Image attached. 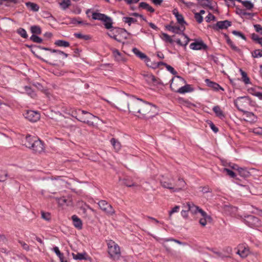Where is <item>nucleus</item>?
Masks as SVG:
<instances>
[{"instance_id":"obj_63","label":"nucleus","mask_w":262,"mask_h":262,"mask_svg":"<svg viewBox=\"0 0 262 262\" xmlns=\"http://www.w3.org/2000/svg\"><path fill=\"white\" fill-rule=\"evenodd\" d=\"M209 124L210 127L214 133H217L218 132V128L215 126V125L213 123L210 122Z\"/></svg>"},{"instance_id":"obj_56","label":"nucleus","mask_w":262,"mask_h":262,"mask_svg":"<svg viewBox=\"0 0 262 262\" xmlns=\"http://www.w3.org/2000/svg\"><path fill=\"white\" fill-rule=\"evenodd\" d=\"M194 18L198 23H201L203 21V17L199 13H195Z\"/></svg>"},{"instance_id":"obj_11","label":"nucleus","mask_w":262,"mask_h":262,"mask_svg":"<svg viewBox=\"0 0 262 262\" xmlns=\"http://www.w3.org/2000/svg\"><path fill=\"white\" fill-rule=\"evenodd\" d=\"M24 115L26 119L32 122H36L40 118V115L38 113L31 110L26 111Z\"/></svg>"},{"instance_id":"obj_35","label":"nucleus","mask_w":262,"mask_h":262,"mask_svg":"<svg viewBox=\"0 0 262 262\" xmlns=\"http://www.w3.org/2000/svg\"><path fill=\"white\" fill-rule=\"evenodd\" d=\"M111 142L112 144L113 145L114 149L116 151H118V150H119L120 149V148H121V144L116 139H115V138H112L111 139Z\"/></svg>"},{"instance_id":"obj_9","label":"nucleus","mask_w":262,"mask_h":262,"mask_svg":"<svg viewBox=\"0 0 262 262\" xmlns=\"http://www.w3.org/2000/svg\"><path fill=\"white\" fill-rule=\"evenodd\" d=\"M245 223L250 227L252 228L258 227L260 225L259 220L254 216H248L245 220Z\"/></svg>"},{"instance_id":"obj_48","label":"nucleus","mask_w":262,"mask_h":262,"mask_svg":"<svg viewBox=\"0 0 262 262\" xmlns=\"http://www.w3.org/2000/svg\"><path fill=\"white\" fill-rule=\"evenodd\" d=\"M252 56L254 58H259L262 57V50H255L252 52Z\"/></svg>"},{"instance_id":"obj_52","label":"nucleus","mask_w":262,"mask_h":262,"mask_svg":"<svg viewBox=\"0 0 262 262\" xmlns=\"http://www.w3.org/2000/svg\"><path fill=\"white\" fill-rule=\"evenodd\" d=\"M180 210L179 206H176L169 212V218L170 219L173 213L178 212Z\"/></svg>"},{"instance_id":"obj_54","label":"nucleus","mask_w":262,"mask_h":262,"mask_svg":"<svg viewBox=\"0 0 262 262\" xmlns=\"http://www.w3.org/2000/svg\"><path fill=\"white\" fill-rule=\"evenodd\" d=\"M241 74H242V78H243V81L246 83V84H248L249 83V78L247 77V74L241 70Z\"/></svg>"},{"instance_id":"obj_47","label":"nucleus","mask_w":262,"mask_h":262,"mask_svg":"<svg viewBox=\"0 0 262 262\" xmlns=\"http://www.w3.org/2000/svg\"><path fill=\"white\" fill-rule=\"evenodd\" d=\"M227 41L229 46H230L233 50L236 52H239L240 50L239 48L237 47L230 39H228Z\"/></svg>"},{"instance_id":"obj_29","label":"nucleus","mask_w":262,"mask_h":262,"mask_svg":"<svg viewBox=\"0 0 262 262\" xmlns=\"http://www.w3.org/2000/svg\"><path fill=\"white\" fill-rule=\"evenodd\" d=\"M237 171H238L239 174L244 178H247L250 176L249 172L245 168H238L237 169Z\"/></svg>"},{"instance_id":"obj_5","label":"nucleus","mask_w":262,"mask_h":262,"mask_svg":"<svg viewBox=\"0 0 262 262\" xmlns=\"http://www.w3.org/2000/svg\"><path fill=\"white\" fill-rule=\"evenodd\" d=\"M99 208L108 215H112L115 213L113 207L104 200H101L98 203Z\"/></svg>"},{"instance_id":"obj_10","label":"nucleus","mask_w":262,"mask_h":262,"mask_svg":"<svg viewBox=\"0 0 262 262\" xmlns=\"http://www.w3.org/2000/svg\"><path fill=\"white\" fill-rule=\"evenodd\" d=\"M115 40L118 42H122L127 38L128 33L123 29L118 28L116 30Z\"/></svg>"},{"instance_id":"obj_39","label":"nucleus","mask_w":262,"mask_h":262,"mask_svg":"<svg viewBox=\"0 0 262 262\" xmlns=\"http://www.w3.org/2000/svg\"><path fill=\"white\" fill-rule=\"evenodd\" d=\"M161 37L164 41L166 42L169 43L173 42V40L172 39L171 37L166 33H162L161 36Z\"/></svg>"},{"instance_id":"obj_55","label":"nucleus","mask_w":262,"mask_h":262,"mask_svg":"<svg viewBox=\"0 0 262 262\" xmlns=\"http://www.w3.org/2000/svg\"><path fill=\"white\" fill-rule=\"evenodd\" d=\"M74 35L78 38L83 39L84 40H88L90 38L89 35H82L81 33H75Z\"/></svg>"},{"instance_id":"obj_64","label":"nucleus","mask_w":262,"mask_h":262,"mask_svg":"<svg viewBox=\"0 0 262 262\" xmlns=\"http://www.w3.org/2000/svg\"><path fill=\"white\" fill-rule=\"evenodd\" d=\"M254 28L257 32H259L262 34V28L261 27L260 25H254Z\"/></svg>"},{"instance_id":"obj_3","label":"nucleus","mask_w":262,"mask_h":262,"mask_svg":"<svg viewBox=\"0 0 262 262\" xmlns=\"http://www.w3.org/2000/svg\"><path fill=\"white\" fill-rule=\"evenodd\" d=\"M78 112L81 113L78 116L79 118H77L78 121L86 123L89 126H94L93 120L96 118L95 116L84 111L79 110Z\"/></svg>"},{"instance_id":"obj_20","label":"nucleus","mask_w":262,"mask_h":262,"mask_svg":"<svg viewBox=\"0 0 262 262\" xmlns=\"http://www.w3.org/2000/svg\"><path fill=\"white\" fill-rule=\"evenodd\" d=\"M73 257L74 259L76 260H87L89 258V256L86 252L83 253H72Z\"/></svg>"},{"instance_id":"obj_31","label":"nucleus","mask_w":262,"mask_h":262,"mask_svg":"<svg viewBox=\"0 0 262 262\" xmlns=\"http://www.w3.org/2000/svg\"><path fill=\"white\" fill-rule=\"evenodd\" d=\"M174 14L177 18L178 23L180 25V26H184V25L186 24V22L184 21L183 16L181 14H180L178 12H174Z\"/></svg>"},{"instance_id":"obj_23","label":"nucleus","mask_w":262,"mask_h":262,"mask_svg":"<svg viewBox=\"0 0 262 262\" xmlns=\"http://www.w3.org/2000/svg\"><path fill=\"white\" fill-rule=\"evenodd\" d=\"M72 219L73 222V225L76 228L78 229L82 228V222L79 217H78L76 215H74L72 216Z\"/></svg>"},{"instance_id":"obj_8","label":"nucleus","mask_w":262,"mask_h":262,"mask_svg":"<svg viewBox=\"0 0 262 262\" xmlns=\"http://www.w3.org/2000/svg\"><path fill=\"white\" fill-rule=\"evenodd\" d=\"M173 181L174 179L172 177H162L160 179V184L163 188L172 190Z\"/></svg>"},{"instance_id":"obj_34","label":"nucleus","mask_w":262,"mask_h":262,"mask_svg":"<svg viewBox=\"0 0 262 262\" xmlns=\"http://www.w3.org/2000/svg\"><path fill=\"white\" fill-rule=\"evenodd\" d=\"M213 111H214V112L215 113L217 117L221 118L222 117H224L223 112L219 106H215L213 108Z\"/></svg>"},{"instance_id":"obj_15","label":"nucleus","mask_w":262,"mask_h":262,"mask_svg":"<svg viewBox=\"0 0 262 262\" xmlns=\"http://www.w3.org/2000/svg\"><path fill=\"white\" fill-rule=\"evenodd\" d=\"M201 215L202 217L200 219L199 223L203 226H205L207 222H210L211 221V217L207 215L206 212L203 210H201Z\"/></svg>"},{"instance_id":"obj_17","label":"nucleus","mask_w":262,"mask_h":262,"mask_svg":"<svg viewBox=\"0 0 262 262\" xmlns=\"http://www.w3.org/2000/svg\"><path fill=\"white\" fill-rule=\"evenodd\" d=\"M190 48L193 50L206 49L207 46L203 41H197L191 43L190 45Z\"/></svg>"},{"instance_id":"obj_38","label":"nucleus","mask_w":262,"mask_h":262,"mask_svg":"<svg viewBox=\"0 0 262 262\" xmlns=\"http://www.w3.org/2000/svg\"><path fill=\"white\" fill-rule=\"evenodd\" d=\"M54 43L55 45L59 47H68L70 46V43L69 42L62 40H57Z\"/></svg>"},{"instance_id":"obj_59","label":"nucleus","mask_w":262,"mask_h":262,"mask_svg":"<svg viewBox=\"0 0 262 262\" xmlns=\"http://www.w3.org/2000/svg\"><path fill=\"white\" fill-rule=\"evenodd\" d=\"M165 67L168 71H169L170 73H171L173 75H176L177 74V72L174 70V69L169 65L165 64Z\"/></svg>"},{"instance_id":"obj_36","label":"nucleus","mask_w":262,"mask_h":262,"mask_svg":"<svg viewBox=\"0 0 262 262\" xmlns=\"http://www.w3.org/2000/svg\"><path fill=\"white\" fill-rule=\"evenodd\" d=\"M22 93H26L32 98H34L36 96L35 94L33 92L31 89L27 86L23 88V90H22Z\"/></svg>"},{"instance_id":"obj_13","label":"nucleus","mask_w":262,"mask_h":262,"mask_svg":"<svg viewBox=\"0 0 262 262\" xmlns=\"http://www.w3.org/2000/svg\"><path fill=\"white\" fill-rule=\"evenodd\" d=\"M31 148L35 152L40 154L44 150V146L42 142L36 139L35 142H33V144Z\"/></svg>"},{"instance_id":"obj_43","label":"nucleus","mask_w":262,"mask_h":262,"mask_svg":"<svg viewBox=\"0 0 262 262\" xmlns=\"http://www.w3.org/2000/svg\"><path fill=\"white\" fill-rule=\"evenodd\" d=\"M71 5V1L70 0H63L62 2L60 3V5L61 7L63 9H66L68 8Z\"/></svg>"},{"instance_id":"obj_22","label":"nucleus","mask_w":262,"mask_h":262,"mask_svg":"<svg viewBox=\"0 0 262 262\" xmlns=\"http://www.w3.org/2000/svg\"><path fill=\"white\" fill-rule=\"evenodd\" d=\"M230 26H231L230 21L228 20H224L218 21L215 25V27H217L219 29H223L227 28Z\"/></svg>"},{"instance_id":"obj_21","label":"nucleus","mask_w":262,"mask_h":262,"mask_svg":"<svg viewBox=\"0 0 262 262\" xmlns=\"http://www.w3.org/2000/svg\"><path fill=\"white\" fill-rule=\"evenodd\" d=\"M57 201L60 206H70L72 204V202L70 198L66 199L65 197H62L57 199Z\"/></svg>"},{"instance_id":"obj_26","label":"nucleus","mask_w":262,"mask_h":262,"mask_svg":"<svg viewBox=\"0 0 262 262\" xmlns=\"http://www.w3.org/2000/svg\"><path fill=\"white\" fill-rule=\"evenodd\" d=\"M145 80L149 83H152L156 82V77L150 73H145L143 74Z\"/></svg>"},{"instance_id":"obj_7","label":"nucleus","mask_w":262,"mask_h":262,"mask_svg":"<svg viewBox=\"0 0 262 262\" xmlns=\"http://www.w3.org/2000/svg\"><path fill=\"white\" fill-rule=\"evenodd\" d=\"M186 183L184 179L181 177L178 178L176 182L173 183L172 188V192H180L185 189Z\"/></svg>"},{"instance_id":"obj_33","label":"nucleus","mask_w":262,"mask_h":262,"mask_svg":"<svg viewBox=\"0 0 262 262\" xmlns=\"http://www.w3.org/2000/svg\"><path fill=\"white\" fill-rule=\"evenodd\" d=\"M139 7L144 9H146L147 11H148L150 12H154L155 11V10L154 8H152L150 6H149L148 4L144 2H141L139 4Z\"/></svg>"},{"instance_id":"obj_57","label":"nucleus","mask_w":262,"mask_h":262,"mask_svg":"<svg viewBox=\"0 0 262 262\" xmlns=\"http://www.w3.org/2000/svg\"><path fill=\"white\" fill-rule=\"evenodd\" d=\"M224 171H226L227 174L231 178H234L236 176L235 173L233 171L228 168H224Z\"/></svg>"},{"instance_id":"obj_37","label":"nucleus","mask_w":262,"mask_h":262,"mask_svg":"<svg viewBox=\"0 0 262 262\" xmlns=\"http://www.w3.org/2000/svg\"><path fill=\"white\" fill-rule=\"evenodd\" d=\"M122 20L125 23L127 24L129 26H130L132 24L136 23L137 21L136 19L129 17H123L122 18Z\"/></svg>"},{"instance_id":"obj_62","label":"nucleus","mask_w":262,"mask_h":262,"mask_svg":"<svg viewBox=\"0 0 262 262\" xmlns=\"http://www.w3.org/2000/svg\"><path fill=\"white\" fill-rule=\"evenodd\" d=\"M19 243L25 250L27 251L29 250V246L25 242L23 241H19Z\"/></svg>"},{"instance_id":"obj_4","label":"nucleus","mask_w":262,"mask_h":262,"mask_svg":"<svg viewBox=\"0 0 262 262\" xmlns=\"http://www.w3.org/2000/svg\"><path fill=\"white\" fill-rule=\"evenodd\" d=\"M249 99L247 97L237 98L234 102L237 108L242 112H244V109L249 105Z\"/></svg>"},{"instance_id":"obj_50","label":"nucleus","mask_w":262,"mask_h":262,"mask_svg":"<svg viewBox=\"0 0 262 262\" xmlns=\"http://www.w3.org/2000/svg\"><path fill=\"white\" fill-rule=\"evenodd\" d=\"M123 184L127 187L137 186V185L133 182L132 181H129L126 179L123 180Z\"/></svg>"},{"instance_id":"obj_45","label":"nucleus","mask_w":262,"mask_h":262,"mask_svg":"<svg viewBox=\"0 0 262 262\" xmlns=\"http://www.w3.org/2000/svg\"><path fill=\"white\" fill-rule=\"evenodd\" d=\"M241 3L248 10H251L254 7L253 4L250 1H242Z\"/></svg>"},{"instance_id":"obj_30","label":"nucleus","mask_w":262,"mask_h":262,"mask_svg":"<svg viewBox=\"0 0 262 262\" xmlns=\"http://www.w3.org/2000/svg\"><path fill=\"white\" fill-rule=\"evenodd\" d=\"M106 15L104 14L97 13V12H93L92 14V18L93 19H97L100 20H102L105 18H106Z\"/></svg>"},{"instance_id":"obj_61","label":"nucleus","mask_w":262,"mask_h":262,"mask_svg":"<svg viewBox=\"0 0 262 262\" xmlns=\"http://www.w3.org/2000/svg\"><path fill=\"white\" fill-rule=\"evenodd\" d=\"M41 216L46 220L49 221L50 219V214L42 212L41 213Z\"/></svg>"},{"instance_id":"obj_18","label":"nucleus","mask_w":262,"mask_h":262,"mask_svg":"<svg viewBox=\"0 0 262 262\" xmlns=\"http://www.w3.org/2000/svg\"><path fill=\"white\" fill-rule=\"evenodd\" d=\"M168 30L175 33L182 32L185 30V26H178L177 25L169 26L167 27Z\"/></svg>"},{"instance_id":"obj_6","label":"nucleus","mask_w":262,"mask_h":262,"mask_svg":"<svg viewBox=\"0 0 262 262\" xmlns=\"http://www.w3.org/2000/svg\"><path fill=\"white\" fill-rule=\"evenodd\" d=\"M185 83V81L183 78L180 76H177L172 79L170 86L172 91L177 92L180 87Z\"/></svg>"},{"instance_id":"obj_19","label":"nucleus","mask_w":262,"mask_h":262,"mask_svg":"<svg viewBox=\"0 0 262 262\" xmlns=\"http://www.w3.org/2000/svg\"><path fill=\"white\" fill-rule=\"evenodd\" d=\"M37 138L35 137H32L30 135L27 136L24 141V145L28 148H31L33 144V142L36 141Z\"/></svg>"},{"instance_id":"obj_12","label":"nucleus","mask_w":262,"mask_h":262,"mask_svg":"<svg viewBox=\"0 0 262 262\" xmlns=\"http://www.w3.org/2000/svg\"><path fill=\"white\" fill-rule=\"evenodd\" d=\"M236 254H238L242 258H246L249 254L250 250L248 247L245 245H239L237 247Z\"/></svg>"},{"instance_id":"obj_41","label":"nucleus","mask_w":262,"mask_h":262,"mask_svg":"<svg viewBox=\"0 0 262 262\" xmlns=\"http://www.w3.org/2000/svg\"><path fill=\"white\" fill-rule=\"evenodd\" d=\"M246 115L247 117L249 118V119H247V121L250 122H255L256 121V117L252 113L246 112Z\"/></svg>"},{"instance_id":"obj_24","label":"nucleus","mask_w":262,"mask_h":262,"mask_svg":"<svg viewBox=\"0 0 262 262\" xmlns=\"http://www.w3.org/2000/svg\"><path fill=\"white\" fill-rule=\"evenodd\" d=\"M192 91V89L190 85L186 84L185 85H181L177 92L180 94H184L185 93L191 92Z\"/></svg>"},{"instance_id":"obj_16","label":"nucleus","mask_w":262,"mask_h":262,"mask_svg":"<svg viewBox=\"0 0 262 262\" xmlns=\"http://www.w3.org/2000/svg\"><path fill=\"white\" fill-rule=\"evenodd\" d=\"M113 54L115 60L117 61L122 63L126 62V59L125 57L122 54H121L118 50H113Z\"/></svg>"},{"instance_id":"obj_28","label":"nucleus","mask_w":262,"mask_h":262,"mask_svg":"<svg viewBox=\"0 0 262 262\" xmlns=\"http://www.w3.org/2000/svg\"><path fill=\"white\" fill-rule=\"evenodd\" d=\"M26 5L28 9L34 12L38 11L39 9V6L37 4L34 3L27 2L26 3Z\"/></svg>"},{"instance_id":"obj_2","label":"nucleus","mask_w":262,"mask_h":262,"mask_svg":"<svg viewBox=\"0 0 262 262\" xmlns=\"http://www.w3.org/2000/svg\"><path fill=\"white\" fill-rule=\"evenodd\" d=\"M108 253L110 257L113 260L118 259L121 255V252L119 246L113 241L110 240L107 243Z\"/></svg>"},{"instance_id":"obj_40","label":"nucleus","mask_w":262,"mask_h":262,"mask_svg":"<svg viewBox=\"0 0 262 262\" xmlns=\"http://www.w3.org/2000/svg\"><path fill=\"white\" fill-rule=\"evenodd\" d=\"M250 132L254 134L262 136V127H257L253 128H250Z\"/></svg>"},{"instance_id":"obj_51","label":"nucleus","mask_w":262,"mask_h":262,"mask_svg":"<svg viewBox=\"0 0 262 262\" xmlns=\"http://www.w3.org/2000/svg\"><path fill=\"white\" fill-rule=\"evenodd\" d=\"M17 33L23 38L27 37V34L26 30L23 28H19L17 31Z\"/></svg>"},{"instance_id":"obj_58","label":"nucleus","mask_w":262,"mask_h":262,"mask_svg":"<svg viewBox=\"0 0 262 262\" xmlns=\"http://www.w3.org/2000/svg\"><path fill=\"white\" fill-rule=\"evenodd\" d=\"M117 28H114L107 33L109 36L115 39L116 30Z\"/></svg>"},{"instance_id":"obj_60","label":"nucleus","mask_w":262,"mask_h":262,"mask_svg":"<svg viewBox=\"0 0 262 262\" xmlns=\"http://www.w3.org/2000/svg\"><path fill=\"white\" fill-rule=\"evenodd\" d=\"M214 19L215 16L210 13H209L207 16L206 17V20L207 22H210V21L213 20Z\"/></svg>"},{"instance_id":"obj_46","label":"nucleus","mask_w":262,"mask_h":262,"mask_svg":"<svg viewBox=\"0 0 262 262\" xmlns=\"http://www.w3.org/2000/svg\"><path fill=\"white\" fill-rule=\"evenodd\" d=\"M43 49H45V50L50 51L52 53H56L58 54V55H64L65 56V57H68V54H67L64 53L62 51H59V50L51 49L47 48H43Z\"/></svg>"},{"instance_id":"obj_44","label":"nucleus","mask_w":262,"mask_h":262,"mask_svg":"<svg viewBox=\"0 0 262 262\" xmlns=\"http://www.w3.org/2000/svg\"><path fill=\"white\" fill-rule=\"evenodd\" d=\"M31 30L32 33L40 34H41V29L39 26H33L31 28Z\"/></svg>"},{"instance_id":"obj_27","label":"nucleus","mask_w":262,"mask_h":262,"mask_svg":"<svg viewBox=\"0 0 262 262\" xmlns=\"http://www.w3.org/2000/svg\"><path fill=\"white\" fill-rule=\"evenodd\" d=\"M133 52H134V53L137 56H138L140 58H141V59H146L145 60L146 61H148L149 59V58H148V57H147V56L142 53L141 52H140L138 49H137V48H134L133 49Z\"/></svg>"},{"instance_id":"obj_42","label":"nucleus","mask_w":262,"mask_h":262,"mask_svg":"<svg viewBox=\"0 0 262 262\" xmlns=\"http://www.w3.org/2000/svg\"><path fill=\"white\" fill-rule=\"evenodd\" d=\"M183 37L184 40L183 42H182L179 39H177L176 42L178 45L180 46H186L188 44L189 40L188 38L186 35H183Z\"/></svg>"},{"instance_id":"obj_53","label":"nucleus","mask_w":262,"mask_h":262,"mask_svg":"<svg viewBox=\"0 0 262 262\" xmlns=\"http://www.w3.org/2000/svg\"><path fill=\"white\" fill-rule=\"evenodd\" d=\"M31 39L34 42L41 43L42 41V39L35 35H32Z\"/></svg>"},{"instance_id":"obj_14","label":"nucleus","mask_w":262,"mask_h":262,"mask_svg":"<svg viewBox=\"0 0 262 262\" xmlns=\"http://www.w3.org/2000/svg\"><path fill=\"white\" fill-rule=\"evenodd\" d=\"M184 207L187 209H188V210L193 214H195L198 212H199L201 214V210H203L198 206L195 205L192 202L187 203L186 205H184Z\"/></svg>"},{"instance_id":"obj_49","label":"nucleus","mask_w":262,"mask_h":262,"mask_svg":"<svg viewBox=\"0 0 262 262\" xmlns=\"http://www.w3.org/2000/svg\"><path fill=\"white\" fill-rule=\"evenodd\" d=\"M71 22L73 24H86L81 20L80 18H71Z\"/></svg>"},{"instance_id":"obj_25","label":"nucleus","mask_w":262,"mask_h":262,"mask_svg":"<svg viewBox=\"0 0 262 262\" xmlns=\"http://www.w3.org/2000/svg\"><path fill=\"white\" fill-rule=\"evenodd\" d=\"M205 81L208 86L212 88L213 89H214L215 90H218L219 89H221L223 91L224 90V89L222 87H221L219 84H218L217 83H216L215 82L211 81L208 79H206Z\"/></svg>"},{"instance_id":"obj_32","label":"nucleus","mask_w":262,"mask_h":262,"mask_svg":"<svg viewBox=\"0 0 262 262\" xmlns=\"http://www.w3.org/2000/svg\"><path fill=\"white\" fill-rule=\"evenodd\" d=\"M102 21L104 23V25L106 29H110L112 28V20L110 17L106 16Z\"/></svg>"},{"instance_id":"obj_1","label":"nucleus","mask_w":262,"mask_h":262,"mask_svg":"<svg viewBox=\"0 0 262 262\" xmlns=\"http://www.w3.org/2000/svg\"><path fill=\"white\" fill-rule=\"evenodd\" d=\"M119 108L121 110L128 108L129 112L138 116L144 117L150 113L152 114L156 110V106L143 101L141 99L132 97L128 99H121L118 102Z\"/></svg>"}]
</instances>
